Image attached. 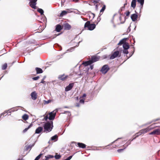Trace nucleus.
<instances>
[{
    "instance_id": "54",
    "label": "nucleus",
    "mask_w": 160,
    "mask_h": 160,
    "mask_svg": "<svg viewBox=\"0 0 160 160\" xmlns=\"http://www.w3.org/2000/svg\"><path fill=\"white\" fill-rule=\"evenodd\" d=\"M159 120V119H155V120H153V121L154 122H156V121H158V120Z\"/></svg>"
},
{
    "instance_id": "11",
    "label": "nucleus",
    "mask_w": 160,
    "mask_h": 160,
    "mask_svg": "<svg viewBox=\"0 0 160 160\" xmlns=\"http://www.w3.org/2000/svg\"><path fill=\"white\" fill-rule=\"evenodd\" d=\"M138 17V15L136 13L132 14L131 16V19L133 22H135L137 20Z\"/></svg>"
},
{
    "instance_id": "2",
    "label": "nucleus",
    "mask_w": 160,
    "mask_h": 160,
    "mask_svg": "<svg viewBox=\"0 0 160 160\" xmlns=\"http://www.w3.org/2000/svg\"><path fill=\"white\" fill-rule=\"evenodd\" d=\"M96 27L95 24H91L90 21H88L85 24L84 28H87L89 30H93Z\"/></svg>"
},
{
    "instance_id": "18",
    "label": "nucleus",
    "mask_w": 160,
    "mask_h": 160,
    "mask_svg": "<svg viewBox=\"0 0 160 160\" xmlns=\"http://www.w3.org/2000/svg\"><path fill=\"white\" fill-rule=\"evenodd\" d=\"M62 29V28L61 25L58 24L56 25L55 29L57 32H59Z\"/></svg>"
},
{
    "instance_id": "49",
    "label": "nucleus",
    "mask_w": 160,
    "mask_h": 160,
    "mask_svg": "<svg viewBox=\"0 0 160 160\" xmlns=\"http://www.w3.org/2000/svg\"><path fill=\"white\" fill-rule=\"evenodd\" d=\"M133 52H132V54L131 55H130V57H129V58H129L130 57H131V56L133 54V53H134V47H133Z\"/></svg>"
},
{
    "instance_id": "44",
    "label": "nucleus",
    "mask_w": 160,
    "mask_h": 160,
    "mask_svg": "<svg viewBox=\"0 0 160 160\" xmlns=\"http://www.w3.org/2000/svg\"><path fill=\"white\" fill-rule=\"evenodd\" d=\"M130 12L129 11L125 13L126 16H129L130 15Z\"/></svg>"
},
{
    "instance_id": "62",
    "label": "nucleus",
    "mask_w": 160,
    "mask_h": 160,
    "mask_svg": "<svg viewBox=\"0 0 160 160\" xmlns=\"http://www.w3.org/2000/svg\"><path fill=\"white\" fill-rule=\"evenodd\" d=\"M77 107H79V104H77Z\"/></svg>"
},
{
    "instance_id": "8",
    "label": "nucleus",
    "mask_w": 160,
    "mask_h": 160,
    "mask_svg": "<svg viewBox=\"0 0 160 160\" xmlns=\"http://www.w3.org/2000/svg\"><path fill=\"white\" fill-rule=\"evenodd\" d=\"M68 77V75H66L64 74H63L59 75L58 78L59 80H61L62 81H64L67 79Z\"/></svg>"
},
{
    "instance_id": "58",
    "label": "nucleus",
    "mask_w": 160,
    "mask_h": 160,
    "mask_svg": "<svg viewBox=\"0 0 160 160\" xmlns=\"http://www.w3.org/2000/svg\"><path fill=\"white\" fill-rule=\"evenodd\" d=\"M96 8L98 7V5H97H97H96Z\"/></svg>"
},
{
    "instance_id": "13",
    "label": "nucleus",
    "mask_w": 160,
    "mask_h": 160,
    "mask_svg": "<svg viewBox=\"0 0 160 160\" xmlns=\"http://www.w3.org/2000/svg\"><path fill=\"white\" fill-rule=\"evenodd\" d=\"M99 58L96 56H93L91 57V59L90 60V61L92 62V63L99 60Z\"/></svg>"
},
{
    "instance_id": "5",
    "label": "nucleus",
    "mask_w": 160,
    "mask_h": 160,
    "mask_svg": "<svg viewBox=\"0 0 160 160\" xmlns=\"http://www.w3.org/2000/svg\"><path fill=\"white\" fill-rule=\"evenodd\" d=\"M30 1L29 4L30 6L32 8H36V2L37 0H29Z\"/></svg>"
},
{
    "instance_id": "39",
    "label": "nucleus",
    "mask_w": 160,
    "mask_h": 160,
    "mask_svg": "<svg viewBox=\"0 0 160 160\" xmlns=\"http://www.w3.org/2000/svg\"><path fill=\"white\" fill-rule=\"evenodd\" d=\"M39 78V77L37 76L36 77H33L32 78V79L33 80H38Z\"/></svg>"
},
{
    "instance_id": "23",
    "label": "nucleus",
    "mask_w": 160,
    "mask_h": 160,
    "mask_svg": "<svg viewBox=\"0 0 160 160\" xmlns=\"http://www.w3.org/2000/svg\"><path fill=\"white\" fill-rule=\"evenodd\" d=\"M68 12V11H65V10L63 11L61 13L60 15V16L61 17H63L64 15H66Z\"/></svg>"
},
{
    "instance_id": "33",
    "label": "nucleus",
    "mask_w": 160,
    "mask_h": 160,
    "mask_svg": "<svg viewBox=\"0 0 160 160\" xmlns=\"http://www.w3.org/2000/svg\"><path fill=\"white\" fill-rule=\"evenodd\" d=\"M61 157V156L60 155H56L54 156V158L56 159H59Z\"/></svg>"
},
{
    "instance_id": "43",
    "label": "nucleus",
    "mask_w": 160,
    "mask_h": 160,
    "mask_svg": "<svg viewBox=\"0 0 160 160\" xmlns=\"http://www.w3.org/2000/svg\"><path fill=\"white\" fill-rule=\"evenodd\" d=\"M124 149H118L117 150V151L118 152L120 153V152H121L122 151L124 150Z\"/></svg>"
},
{
    "instance_id": "24",
    "label": "nucleus",
    "mask_w": 160,
    "mask_h": 160,
    "mask_svg": "<svg viewBox=\"0 0 160 160\" xmlns=\"http://www.w3.org/2000/svg\"><path fill=\"white\" fill-rule=\"evenodd\" d=\"M34 145V144H32V145H27L26 146V150L27 151L29 149H31L32 148L33 146Z\"/></svg>"
},
{
    "instance_id": "46",
    "label": "nucleus",
    "mask_w": 160,
    "mask_h": 160,
    "mask_svg": "<svg viewBox=\"0 0 160 160\" xmlns=\"http://www.w3.org/2000/svg\"><path fill=\"white\" fill-rule=\"evenodd\" d=\"M68 113V115H71V114H70V112H68V111H66V112H65V113Z\"/></svg>"
},
{
    "instance_id": "10",
    "label": "nucleus",
    "mask_w": 160,
    "mask_h": 160,
    "mask_svg": "<svg viewBox=\"0 0 160 160\" xmlns=\"http://www.w3.org/2000/svg\"><path fill=\"white\" fill-rule=\"evenodd\" d=\"M31 96L32 99L35 100L37 98V94L35 91L32 92L31 94Z\"/></svg>"
},
{
    "instance_id": "19",
    "label": "nucleus",
    "mask_w": 160,
    "mask_h": 160,
    "mask_svg": "<svg viewBox=\"0 0 160 160\" xmlns=\"http://www.w3.org/2000/svg\"><path fill=\"white\" fill-rule=\"evenodd\" d=\"M136 0H132L131 3V7L135 8L136 6Z\"/></svg>"
},
{
    "instance_id": "3",
    "label": "nucleus",
    "mask_w": 160,
    "mask_h": 160,
    "mask_svg": "<svg viewBox=\"0 0 160 160\" xmlns=\"http://www.w3.org/2000/svg\"><path fill=\"white\" fill-rule=\"evenodd\" d=\"M149 130V128H147L145 129H142L140 130L139 132L137 133L136 134V137L133 138V139H132L131 141H132L133 139H135L137 137H138L139 136L141 135L142 134H144L145 133H146Z\"/></svg>"
},
{
    "instance_id": "22",
    "label": "nucleus",
    "mask_w": 160,
    "mask_h": 160,
    "mask_svg": "<svg viewBox=\"0 0 160 160\" xmlns=\"http://www.w3.org/2000/svg\"><path fill=\"white\" fill-rule=\"evenodd\" d=\"M126 38L122 39L118 43V45H121L122 44H123L124 43H125V42L126 41Z\"/></svg>"
},
{
    "instance_id": "17",
    "label": "nucleus",
    "mask_w": 160,
    "mask_h": 160,
    "mask_svg": "<svg viewBox=\"0 0 160 160\" xmlns=\"http://www.w3.org/2000/svg\"><path fill=\"white\" fill-rule=\"evenodd\" d=\"M77 145L78 147L82 148H85L86 147V145L82 143L78 142Z\"/></svg>"
},
{
    "instance_id": "64",
    "label": "nucleus",
    "mask_w": 160,
    "mask_h": 160,
    "mask_svg": "<svg viewBox=\"0 0 160 160\" xmlns=\"http://www.w3.org/2000/svg\"><path fill=\"white\" fill-rule=\"evenodd\" d=\"M45 78H46V77H43V78H44V79H45Z\"/></svg>"
},
{
    "instance_id": "42",
    "label": "nucleus",
    "mask_w": 160,
    "mask_h": 160,
    "mask_svg": "<svg viewBox=\"0 0 160 160\" xmlns=\"http://www.w3.org/2000/svg\"><path fill=\"white\" fill-rule=\"evenodd\" d=\"M49 117H48V115H47L46 116H45L44 118V120L47 121Z\"/></svg>"
},
{
    "instance_id": "48",
    "label": "nucleus",
    "mask_w": 160,
    "mask_h": 160,
    "mask_svg": "<svg viewBox=\"0 0 160 160\" xmlns=\"http://www.w3.org/2000/svg\"><path fill=\"white\" fill-rule=\"evenodd\" d=\"M91 14L92 15V16H93L92 19H93L94 18V17L95 16V15L94 14L92 13Z\"/></svg>"
},
{
    "instance_id": "56",
    "label": "nucleus",
    "mask_w": 160,
    "mask_h": 160,
    "mask_svg": "<svg viewBox=\"0 0 160 160\" xmlns=\"http://www.w3.org/2000/svg\"><path fill=\"white\" fill-rule=\"evenodd\" d=\"M71 49H68L67 50V51H70V52H71Z\"/></svg>"
},
{
    "instance_id": "28",
    "label": "nucleus",
    "mask_w": 160,
    "mask_h": 160,
    "mask_svg": "<svg viewBox=\"0 0 160 160\" xmlns=\"http://www.w3.org/2000/svg\"><path fill=\"white\" fill-rule=\"evenodd\" d=\"M32 124H30L27 128H25L23 130V132L25 133L26 132L28 131V130L32 127Z\"/></svg>"
},
{
    "instance_id": "26",
    "label": "nucleus",
    "mask_w": 160,
    "mask_h": 160,
    "mask_svg": "<svg viewBox=\"0 0 160 160\" xmlns=\"http://www.w3.org/2000/svg\"><path fill=\"white\" fill-rule=\"evenodd\" d=\"M22 118L25 120H28V116L26 114H24L22 117Z\"/></svg>"
},
{
    "instance_id": "38",
    "label": "nucleus",
    "mask_w": 160,
    "mask_h": 160,
    "mask_svg": "<svg viewBox=\"0 0 160 160\" xmlns=\"http://www.w3.org/2000/svg\"><path fill=\"white\" fill-rule=\"evenodd\" d=\"M62 55H60L57 56L56 58L57 59H59L62 57Z\"/></svg>"
},
{
    "instance_id": "59",
    "label": "nucleus",
    "mask_w": 160,
    "mask_h": 160,
    "mask_svg": "<svg viewBox=\"0 0 160 160\" xmlns=\"http://www.w3.org/2000/svg\"><path fill=\"white\" fill-rule=\"evenodd\" d=\"M124 7H125V6H124L123 7H122V9L123 8H124Z\"/></svg>"
},
{
    "instance_id": "25",
    "label": "nucleus",
    "mask_w": 160,
    "mask_h": 160,
    "mask_svg": "<svg viewBox=\"0 0 160 160\" xmlns=\"http://www.w3.org/2000/svg\"><path fill=\"white\" fill-rule=\"evenodd\" d=\"M54 157L53 156L51 155H48L45 156V160H48L50 158H52Z\"/></svg>"
},
{
    "instance_id": "1",
    "label": "nucleus",
    "mask_w": 160,
    "mask_h": 160,
    "mask_svg": "<svg viewBox=\"0 0 160 160\" xmlns=\"http://www.w3.org/2000/svg\"><path fill=\"white\" fill-rule=\"evenodd\" d=\"M44 132L47 131L48 132H50L52 131L53 127V122L51 121L50 122H47L46 123L44 126Z\"/></svg>"
},
{
    "instance_id": "60",
    "label": "nucleus",
    "mask_w": 160,
    "mask_h": 160,
    "mask_svg": "<svg viewBox=\"0 0 160 160\" xmlns=\"http://www.w3.org/2000/svg\"><path fill=\"white\" fill-rule=\"evenodd\" d=\"M127 3H125L124 4V6H125V5H127Z\"/></svg>"
},
{
    "instance_id": "32",
    "label": "nucleus",
    "mask_w": 160,
    "mask_h": 160,
    "mask_svg": "<svg viewBox=\"0 0 160 160\" xmlns=\"http://www.w3.org/2000/svg\"><path fill=\"white\" fill-rule=\"evenodd\" d=\"M100 1V0H91V2L95 4L99 2Z\"/></svg>"
},
{
    "instance_id": "12",
    "label": "nucleus",
    "mask_w": 160,
    "mask_h": 160,
    "mask_svg": "<svg viewBox=\"0 0 160 160\" xmlns=\"http://www.w3.org/2000/svg\"><path fill=\"white\" fill-rule=\"evenodd\" d=\"M150 135H160V129H156L149 133Z\"/></svg>"
},
{
    "instance_id": "52",
    "label": "nucleus",
    "mask_w": 160,
    "mask_h": 160,
    "mask_svg": "<svg viewBox=\"0 0 160 160\" xmlns=\"http://www.w3.org/2000/svg\"><path fill=\"white\" fill-rule=\"evenodd\" d=\"M44 78H43V79L42 80V81H41L40 82L41 83H43L44 82Z\"/></svg>"
},
{
    "instance_id": "50",
    "label": "nucleus",
    "mask_w": 160,
    "mask_h": 160,
    "mask_svg": "<svg viewBox=\"0 0 160 160\" xmlns=\"http://www.w3.org/2000/svg\"><path fill=\"white\" fill-rule=\"evenodd\" d=\"M86 96V94L84 93V94H83V95H82V98H84V97H85Z\"/></svg>"
},
{
    "instance_id": "41",
    "label": "nucleus",
    "mask_w": 160,
    "mask_h": 160,
    "mask_svg": "<svg viewBox=\"0 0 160 160\" xmlns=\"http://www.w3.org/2000/svg\"><path fill=\"white\" fill-rule=\"evenodd\" d=\"M79 102L80 103L84 104V99H81L80 100Z\"/></svg>"
},
{
    "instance_id": "36",
    "label": "nucleus",
    "mask_w": 160,
    "mask_h": 160,
    "mask_svg": "<svg viewBox=\"0 0 160 160\" xmlns=\"http://www.w3.org/2000/svg\"><path fill=\"white\" fill-rule=\"evenodd\" d=\"M106 8V6L104 5L102 7V9L100 10V12H103Z\"/></svg>"
},
{
    "instance_id": "30",
    "label": "nucleus",
    "mask_w": 160,
    "mask_h": 160,
    "mask_svg": "<svg viewBox=\"0 0 160 160\" xmlns=\"http://www.w3.org/2000/svg\"><path fill=\"white\" fill-rule=\"evenodd\" d=\"M137 2L139 3L141 5L142 7L144 2V0H137Z\"/></svg>"
},
{
    "instance_id": "16",
    "label": "nucleus",
    "mask_w": 160,
    "mask_h": 160,
    "mask_svg": "<svg viewBox=\"0 0 160 160\" xmlns=\"http://www.w3.org/2000/svg\"><path fill=\"white\" fill-rule=\"evenodd\" d=\"M92 63V62L91 61H90V60L83 62L82 63V64L83 65L85 66H87L89 65H90Z\"/></svg>"
},
{
    "instance_id": "61",
    "label": "nucleus",
    "mask_w": 160,
    "mask_h": 160,
    "mask_svg": "<svg viewBox=\"0 0 160 160\" xmlns=\"http://www.w3.org/2000/svg\"><path fill=\"white\" fill-rule=\"evenodd\" d=\"M73 1H77L78 0H72Z\"/></svg>"
},
{
    "instance_id": "40",
    "label": "nucleus",
    "mask_w": 160,
    "mask_h": 160,
    "mask_svg": "<svg viewBox=\"0 0 160 160\" xmlns=\"http://www.w3.org/2000/svg\"><path fill=\"white\" fill-rule=\"evenodd\" d=\"M72 156H70L68 157L66 159L64 160H70L72 158Z\"/></svg>"
},
{
    "instance_id": "6",
    "label": "nucleus",
    "mask_w": 160,
    "mask_h": 160,
    "mask_svg": "<svg viewBox=\"0 0 160 160\" xmlns=\"http://www.w3.org/2000/svg\"><path fill=\"white\" fill-rule=\"evenodd\" d=\"M56 112H54V111L49 113L48 119L50 120H53L54 119L56 115Z\"/></svg>"
},
{
    "instance_id": "63",
    "label": "nucleus",
    "mask_w": 160,
    "mask_h": 160,
    "mask_svg": "<svg viewBox=\"0 0 160 160\" xmlns=\"http://www.w3.org/2000/svg\"><path fill=\"white\" fill-rule=\"evenodd\" d=\"M130 142L128 143V145L127 146H128V144H130Z\"/></svg>"
},
{
    "instance_id": "53",
    "label": "nucleus",
    "mask_w": 160,
    "mask_h": 160,
    "mask_svg": "<svg viewBox=\"0 0 160 160\" xmlns=\"http://www.w3.org/2000/svg\"><path fill=\"white\" fill-rule=\"evenodd\" d=\"M97 19H98V22H99L100 20H101V19L100 18H99V17H98V18H97Z\"/></svg>"
},
{
    "instance_id": "27",
    "label": "nucleus",
    "mask_w": 160,
    "mask_h": 160,
    "mask_svg": "<svg viewBox=\"0 0 160 160\" xmlns=\"http://www.w3.org/2000/svg\"><path fill=\"white\" fill-rule=\"evenodd\" d=\"M58 138V136L57 135H55L54 136L52 137L51 138V140H56L57 141V140Z\"/></svg>"
},
{
    "instance_id": "9",
    "label": "nucleus",
    "mask_w": 160,
    "mask_h": 160,
    "mask_svg": "<svg viewBox=\"0 0 160 160\" xmlns=\"http://www.w3.org/2000/svg\"><path fill=\"white\" fill-rule=\"evenodd\" d=\"M74 85L73 83H70L66 87L65 89V91L66 92L68 91L71 90Z\"/></svg>"
},
{
    "instance_id": "4",
    "label": "nucleus",
    "mask_w": 160,
    "mask_h": 160,
    "mask_svg": "<svg viewBox=\"0 0 160 160\" xmlns=\"http://www.w3.org/2000/svg\"><path fill=\"white\" fill-rule=\"evenodd\" d=\"M110 68L108 65L106 64L103 65L101 71L102 73H106L109 70Z\"/></svg>"
},
{
    "instance_id": "34",
    "label": "nucleus",
    "mask_w": 160,
    "mask_h": 160,
    "mask_svg": "<svg viewBox=\"0 0 160 160\" xmlns=\"http://www.w3.org/2000/svg\"><path fill=\"white\" fill-rule=\"evenodd\" d=\"M42 154H41V153L40 154H39L38 156H37L36 158H35L34 160H38L39 159V158H41V156Z\"/></svg>"
},
{
    "instance_id": "29",
    "label": "nucleus",
    "mask_w": 160,
    "mask_h": 160,
    "mask_svg": "<svg viewBox=\"0 0 160 160\" xmlns=\"http://www.w3.org/2000/svg\"><path fill=\"white\" fill-rule=\"evenodd\" d=\"M37 11L39 12L41 15L43 14L44 11L42 9L39 8H38Z\"/></svg>"
},
{
    "instance_id": "37",
    "label": "nucleus",
    "mask_w": 160,
    "mask_h": 160,
    "mask_svg": "<svg viewBox=\"0 0 160 160\" xmlns=\"http://www.w3.org/2000/svg\"><path fill=\"white\" fill-rule=\"evenodd\" d=\"M128 49H124L123 51V52L124 53L128 54Z\"/></svg>"
},
{
    "instance_id": "51",
    "label": "nucleus",
    "mask_w": 160,
    "mask_h": 160,
    "mask_svg": "<svg viewBox=\"0 0 160 160\" xmlns=\"http://www.w3.org/2000/svg\"><path fill=\"white\" fill-rule=\"evenodd\" d=\"M90 68L91 69V70H92L93 69V65H91L90 66Z\"/></svg>"
},
{
    "instance_id": "45",
    "label": "nucleus",
    "mask_w": 160,
    "mask_h": 160,
    "mask_svg": "<svg viewBox=\"0 0 160 160\" xmlns=\"http://www.w3.org/2000/svg\"><path fill=\"white\" fill-rule=\"evenodd\" d=\"M8 112V111H5V112H3V113H2L1 114V115L2 116V115H4L5 114V113H7Z\"/></svg>"
},
{
    "instance_id": "55",
    "label": "nucleus",
    "mask_w": 160,
    "mask_h": 160,
    "mask_svg": "<svg viewBox=\"0 0 160 160\" xmlns=\"http://www.w3.org/2000/svg\"><path fill=\"white\" fill-rule=\"evenodd\" d=\"M120 138H118L116 140L114 141H113V142H112V143H114V142H115L116 141L118 140V139H120Z\"/></svg>"
},
{
    "instance_id": "21",
    "label": "nucleus",
    "mask_w": 160,
    "mask_h": 160,
    "mask_svg": "<svg viewBox=\"0 0 160 160\" xmlns=\"http://www.w3.org/2000/svg\"><path fill=\"white\" fill-rule=\"evenodd\" d=\"M35 70L37 72V73L39 74L42 73L43 72V71L42 69L39 68H36Z\"/></svg>"
},
{
    "instance_id": "47",
    "label": "nucleus",
    "mask_w": 160,
    "mask_h": 160,
    "mask_svg": "<svg viewBox=\"0 0 160 160\" xmlns=\"http://www.w3.org/2000/svg\"><path fill=\"white\" fill-rule=\"evenodd\" d=\"M8 111H9V113H11V112H13V110H12V109H10V110H8Z\"/></svg>"
},
{
    "instance_id": "20",
    "label": "nucleus",
    "mask_w": 160,
    "mask_h": 160,
    "mask_svg": "<svg viewBox=\"0 0 160 160\" xmlns=\"http://www.w3.org/2000/svg\"><path fill=\"white\" fill-rule=\"evenodd\" d=\"M122 46L124 49H128L129 48V46L127 42H125Z\"/></svg>"
},
{
    "instance_id": "31",
    "label": "nucleus",
    "mask_w": 160,
    "mask_h": 160,
    "mask_svg": "<svg viewBox=\"0 0 160 160\" xmlns=\"http://www.w3.org/2000/svg\"><path fill=\"white\" fill-rule=\"evenodd\" d=\"M7 67V64L5 63L2 66V70H5L6 69Z\"/></svg>"
},
{
    "instance_id": "14",
    "label": "nucleus",
    "mask_w": 160,
    "mask_h": 160,
    "mask_svg": "<svg viewBox=\"0 0 160 160\" xmlns=\"http://www.w3.org/2000/svg\"><path fill=\"white\" fill-rule=\"evenodd\" d=\"M43 128L42 127H38L35 130V133L39 134L43 130Z\"/></svg>"
},
{
    "instance_id": "7",
    "label": "nucleus",
    "mask_w": 160,
    "mask_h": 160,
    "mask_svg": "<svg viewBox=\"0 0 160 160\" xmlns=\"http://www.w3.org/2000/svg\"><path fill=\"white\" fill-rule=\"evenodd\" d=\"M119 52L118 51H115L110 56V59H112L117 57L119 54Z\"/></svg>"
},
{
    "instance_id": "35",
    "label": "nucleus",
    "mask_w": 160,
    "mask_h": 160,
    "mask_svg": "<svg viewBox=\"0 0 160 160\" xmlns=\"http://www.w3.org/2000/svg\"><path fill=\"white\" fill-rule=\"evenodd\" d=\"M51 100H48V101L44 100V104H48L50 102H51Z\"/></svg>"
},
{
    "instance_id": "15",
    "label": "nucleus",
    "mask_w": 160,
    "mask_h": 160,
    "mask_svg": "<svg viewBox=\"0 0 160 160\" xmlns=\"http://www.w3.org/2000/svg\"><path fill=\"white\" fill-rule=\"evenodd\" d=\"M64 28L65 29L68 30L71 28V26L68 23H66L64 24Z\"/></svg>"
},
{
    "instance_id": "57",
    "label": "nucleus",
    "mask_w": 160,
    "mask_h": 160,
    "mask_svg": "<svg viewBox=\"0 0 160 160\" xmlns=\"http://www.w3.org/2000/svg\"><path fill=\"white\" fill-rule=\"evenodd\" d=\"M121 18H122V17H121V16H120V17H119V19H120V21H121Z\"/></svg>"
}]
</instances>
